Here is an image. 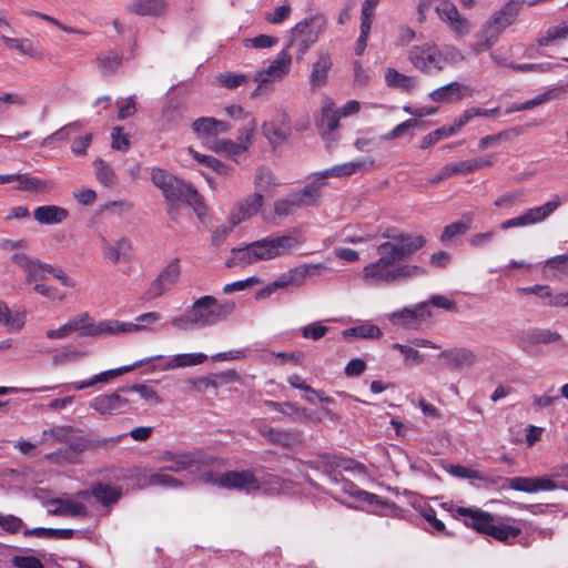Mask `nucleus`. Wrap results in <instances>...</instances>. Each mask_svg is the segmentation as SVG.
Returning <instances> with one entry per match:
<instances>
[{
  "instance_id": "1",
  "label": "nucleus",
  "mask_w": 568,
  "mask_h": 568,
  "mask_svg": "<svg viewBox=\"0 0 568 568\" xmlns=\"http://www.w3.org/2000/svg\"><path fill=\"white\" fill-rule=\"evenodd\" d=\"M302 244L303 241L292 234L268 235L245 246L232 248V256L226 265L232 267L274 260L291 254Z\"/></svg>"
},
{
  "instance_id": "2",
  "label": "nucleus",
  "mask_w": 568,
  "mask_h": 568,
  "mask_svg": "<svg viewBox=\"0 0 568 568\" xmlns=\"http://www.w3.org/2000/svg\"><path fill=\"white\" fill-rule=\"evenodd\" d=\"M235 310V302H219L214 296L204 295L195 300L190 308L171 320L180 331L204 328L225 321Z\"/></svg>"
},
{
  "instance_id": "3",
  "label": "nucleus",
  "mask_w": 568,
  "mask_h": 568,
  "mask_svg": "<svg viewBox=\"0 0 568 568\" xmlns=\"http://www.w3.org/2000/svg\"><path fill=\"white\" fill-rule=\"evenodd\" d=\"M410 63L420 72L429 74L440 72L446 65H457L464 61V54L455 47L439 49L434 43L413 45L408 51Z\"/></svg>"
},
{
  "instance_id": "4",
  "label": "nucleus",
  "mask_w": 568,
  "mask_h": 568,
  "mask_svg": "<svg viewBox=\"0 0 568 568\" xmlns=\"http://www.w3.org/2000/svg\"><path fill=\"white\" fill-rule=\"evenodd\" d=\"M202 480L205 484H211L226 489L244 490L246 493L264 490L265 493L273 494L278 493L282 488V480L277 476L270 477V483H272L274 487L267 488L266 484L268 481H261L251 470L225 471L222 474L206 471L202 475Z\"/></svg>"
},
{
  "instance_id": "5",
  "label": "nucleus",
  "mask_w": 568,
  "mask_h": 568,
  "mask_svg": "<svg viewBox=\"0 0 568 568\" xmlns=\"http://www.w3.org/2000/svg\"><path fill=\"white\" fill-rule=\"evenodd\" d=\"M376 251L379 258L363 268V280L372 285L394 283L395 264L409 257L398 254L399 250L388 245H377Z\"/></svg>"
},
{
  "instance_id": "6",
  "label": "nucleus",
  "mask_w": 568,
  "mask_h": 568,
  "mask_svg": "<svg viewBox=\"0 0 568 568\" xmlns=\"http://www.w3.org/2000/svg\"><path fill=\"white\" fill-rule=\"evenodd\" d=\"M327 20L323 14H314L295 24L291 30L288 47L297 48V59H302L306 51L318 40L325 31Z\"/></svg>"
},
{
  "instance_id": "7",
  "label": "nucleus",
  "mask_w": 568,
  "mask_h": 568,
  "mask_svg": "<svg viewBox=\"0 0 568 568\" xmlns=\"http://www.w3.org/2000/svg\"><path fill=\"white\" fill-rule=\"evenodd\" d=\"M331 481L341 486V490L358 500L366 503L367 510L377 515H388L396 509L393 503L383 500L376 494L366 491L356 486L353 481L337 478L336 475L329 476Z\"/></svg>"
},
{
  "instance_id": "8",
  "label": "nucleus",
  "mask_w": 568,
  "mask_h": 568,
  "mask_svg": "<svg viewBox=\"0 0 568 568\" xmlns=\"http://www.w3.org/2000/svg\"><path fill=\"white\" fill-rule=\"evenodd\" d=\"M162 193L169 203L168 213L172 216L175 214L176 204L180 202L187 203L194 207H200L203 204L199 192L191 184L176 176L172 179Z\"/></svg>"
},
{
  "instance_id": "9",
  "label": "nucleus",
  "mask_w": 568,
  "mask_h": 568,
  "mask_svg": "<svg viewBox=\"0 0 568 568\" xmlns=\"http://www.w3.org/2000/svg\"><path fill=\"white\" fill-rule=\"evenodd\" d=\"M560 204L561 201L559 196L556 195L552 200L540 206L530 207L523 214L501 222L500 227L503 230H507L540 223L548 219L560 206Z\"/></svg>"
},
{
  "instance_id": "10",
  "label": "nucleus",
  "mask_w": 568,
  "mask_h": 568,
  "mask_svg": "<svg viewBox=\"0 0 568 568\" xmlns=\"http://www.w3.org/2000/svg\"><path fill=\"white\" fill-rule=\"evenodd\" d=\"M181 271L180 258H173L150 283L144 292V297L146 300H154L169 292L179 282Z\"/></svg>"
},
{
  "instance_id": "11",
  "label": "nucleus",
  "mask_w": 568,
  "mask_h": 568,
  "mask_svg": "<svg viewBox=\"0 0 568 568\" xmlns=\"http://www.w3.org/2000/svg\"><path fill=\"white\" fill-rule=\"evenodd\" d=\"M432 316L427 302H420L413 306L392 312L388 320L393 325L405 329H417L426 320Z\"/></svg>"
},
{
  "instance_id": "12",
  "label": "nucleus",
  "mask_w": 568,
  "mask_h": 568,
  "mask_svg": "<svg viewBox=\"0 0 568 568\" xmlns=\"http://www.w3.org/2000/svg\"><path fill=\"white\" fill-rule=\"evenodd\" d=\"M159 460L170 463L164 469L173 473L200 471L203 465H207L205 457L196 452L174 453L165 450L159 456Z\"/></svg>"
},
{
  "instance_id": "13",
  "label": "nucleus",
  "mask_w": 568,
  "mask_h": 568,
  "mask_svg": "<svg viewBox=\"0 0 568 568\" xmlns=\"http://www.w3.org/2000/svg\"><path fill=\"white\" fill-rule=\"evenodd\" d=\"M382 237L388 241L381 243L379 245H388L399 250L400 255L413 256L419 248L426 244V240L423 235L413 236L408 233L399 232L396 229H387L382 233Z\"/></svg>"
},
{
  "instance_id": "14",
  "label": "nucleus",
  "mask_w": 568,
  "mask_h": 568,
  "mask_svg": "<svg viewBox=\"0 0 568 568\" xmlns=\"http://www.w3.org/2000/svg\"><path fill=\"white\" fill-rule=\"evenodd\" d=\"M121 388L115 392L101 394L92 398L90 407L102 416L120 415L128 412L130 402L121 396Z\"/></svg>"
},
{
  "instance_id": "15",
  "label": "nucleus",
  "mask_w": 568,
  "mask_h": 568,
  "mask_svg": "<svg viewBox=\"0 0 568 568\" xmlns=\"http://www.w3.org/2000/svg\"><path fill=\"white\" fill-rule=\"evenodd\" d=\"M561 341V335L549 328H528L523 329L516 337L517 346L524 352H530V349L537 345H550Z\"/></svg>"
},
{
  "instance_id": "16",
  "label": "nucleus",
  "mask_w": 568,
  "mask_h": 568,
  "mask_svg": "<svg viewBox=\"0 0 568 568\" xmlns=\"http://www.w3.org/2000/svg\"><path fill=\"white\" fill-rule=\"evenodd\" d=\"M292 65V55L286 48L283 49L276 58L265 69L256 71L253 81L261 83H273L281 81L288 74Z\"/></svg>"
},
{
  "instance_id": "17",
  "label": "nucleus",
  "mask_w": 568,
  "mask_h": 568,
  "mask_svg": "<svg viewBox=\"0 0 568 568\" xmlns=\"http://www.w3.org/2000/svg\"><path fill=\"white\" fill-rule=\"evenodd\" d=\"M323 268L325 267L322 264H303L296 266L285 273H282L274 281V286H277V288H285L288 286L300 287L305 283L307 277L320 275Z\"/></svg>"
},
{
  "instance_id": "18",
  "label": "nucleus",
  "mask_w": 568,
  "mask_h": 568,
  "mask_svg": "<svg viewBox=\"0 0 568 568\" xmlns=\"http://www.w3.org/2000/svg\"><path fill=\"white\" fill-rule=\"evenodd\" d=\"M192 129L196 136L203 141V144L209 148L210 144L216 141L214 138L229 132L231 125L225 121L203 116L192 123Z\"/></svg>"
},
{
  "instance_id": "19",
  "label": "nucleus",
  "mask_w": 568,
  "mask_h": 568,
  "mask_svg": "<svg viewBox=\"0 0 568 568\" xmlns=\"http://www.w3.org/2000/svg\"><path fill=\"white\" fill-rule=\"evenodd\" d=\"M68 447L64 449H59L57 452L47 454L44 458L50 463L61 464L69 463L75 464L78 463L79 454L88 450V439L87 434H81L74 437H69L65 442Z\"/></svg>"
},
{
  "instance_id": "20",
  "label": "nucleus",
  "mask_w": 568,
  "mask_h": 568,
  "mask_svg": "<svg viewBox=\"0 0 568 568\" xmlns=\"http://www.w3.org/2000/svg\"><path fill=\"white\" fill-rule=\"evenodd\" d=\"M160 358H162V356L158 355V356H154L151 358H145V359L139 361V362L134 363L132 366H123V367H119V368H114V369L104 371V372L93 375L92 377H90L87 381L71 383V384H69L68 388L73 389V390H82V389L92 387L99 383L104 384V383L110 382L113 378L121 376L122 374H124L135 367H140L143 364L149 363L152 359H160Z\"/></svg>"
},
{
  "instance_id": "21",
  "label": "nucleus",
  "mask_w": 568,
  "mask_h": 568,
  "mask_svg": "<svg viewBox=\"0 0 568 568\" xmlns=\"http://www.w3.org/2000/svg\"><path fill=\"white\" fill-rule=\"evenodd\" d=\"M456 515L463 518L467 527L474 528L476 531L489 536L495 518L490 513L479 508L458 507Z\"/></svg>"
},
{
  "instance_id": "22",
  "label": "nucleus",
  "mask_w": 568,
  "mask_h": 568,
  "mask_svg": "<svg viewBox=\"0 0 568 568\" xmlns=\"http://www.w3.org/2000/svg\"><path fill=\"white\" fill-rule=\"evenodd\" d=\"M12 261L26 272L28 283L45 280L53 273L52 265L33 260L23 253H14Z\"/></svg>"
},
{
  "instance_id": "23",
  "label": "nucleus",
  "mask_w": 568,
  "mask_h": 568,
  "mask_svg": "<svg viewBox=\"0 0 568 568\" xmlns=\"http://www.w3.org/2000/svg\"><path fill=\"white\" fill-rule=\"evenodd\" d=\"M525 0H509L508 3L501 7L499 11H497L487 22L491 29L500 33L509 26H511L520 10L523 9Z\"/></svg>"
},
{
  "instance_id": "24",
  "label": "nucleus",
  "mask_w": 568,
  "mask_h": 568,
  "mask_svg": "<svg viewBox=\"0 0 568 568\" xmlns=\"http://www.w3.org/2000/svg\"><path fill=\"white\" fill-rule=\"evenodd\" d=\"M101 250L103 256L113 265H116L120 262H129L131 260L132 243L125 236L118 239L114 243H111L104 236H101Z\"/></svg>"
},
{
  "instance_id": "25",
  "label": "nucleus",
  "mask_w": 568,
  "mask_h": 568,
  "mask_svg": "<svg viewBox=\"0 0 568 568\" xmlns=\"http://www.w3.org/2000/svg\"><path fill=\"white\" fill-rule=\"evenodd\" d=\"M438 357L444 359L447 366L453 369L470 367L477 362V354L468 347L447 348L442 351Z\"/></svg>"
},
{
  "instance_id": "26",
  "label": "nucleus",
  "mask_w": 568,
  "mask_h": 568,
  "mask_svg": "<svg viewBox=\"0 0 568 568\" xmlns=\"http://www.w3.org/2000/svg\"><path fill=\"white\" fill-rule=\"evenodd\" d=\"M473 90L470 87L453 81L446 85L437 88L429 93V99L434 102L450 103L459 101L465 97H471Z\"/></svg>"
},
{
  "instance_id": "27",
  "label": "nucleus",
  "mask_w": 568,
  "mask_h": 568,
  "mask_svg": "<svg viewBox=\"0 0 568 568\" xmlns=\"http://www.w3.org/2000/svg\"><path fill=\"white\" fill-rule=\"evenodd\" d=\"M48 513L53 516L85 517L87 506L71 498H52L48 501Z\"/></svg>"
},
{
  "instance_id": "28",
  "label": "nucleus",
  "mask_w": 568,
  "mask_h": 568,
  "mask_svg": "<svg viewBox=\"0 0 568 568\" xmlns=\"http://www.w3.org/2000/svg\"><path fill=\"white\" fill-rule=\"evenodd\" d=\"M332 65L333 61L329 52L318 50L310 74V84L313 89L321 88L326 84Z\"/></svg>"
},
{
  "instance_id": "29",
  "label": "nucleus",
  "mask_w": 568,
  "mask_h": 568,
  "mask_svg": "<svg viewBox=\"0 0 568 568\" xmlns=\"http://www.w3.org/2000/svg\"><path fill=\"white\" fill-rule=\"evenodd\" d=\"M169 3L166 0H132L126 10L141 17H163L166 14Z\"/></svg>"
},
{
  "instance_id": "30",
  "label": "nucleus",
  "mask_w": 568,
  "mask_h": 568,
  "mask_svg": "<svg viewBox=\"0 0 568 568\" xmlns=\"http://www.w3.org/2000/svg\"><path fill=\"white\" fill-rule=\"evenodd\" d=\"M257 432L266 438L270 443L280 445L282 447H291L300 442L301 434L297 430H283L266 426L260 423Z\"/></svg>"
},
{
  "instance_id": "31",
  "label": "nucleus",
  "mask_w": 568,
  "mask_h": 568,
  "mask_svg": "<svg viewBox=\"0 0 568 568\" xmlns=\"http://www.w3.org/2000/svg\"><path fill=\"white\" fill-rule=\"evenodd\" d=\"M143 324H133L128 322H120L114 320L101 321L94 323L93 331L88 332L91 336H109L119 333H131L142 331Z\"/></svg>"
},
{
  "instance_id": "32",
  "label": "nucleus",
  "mask_w": 568,
  "mask_h": 568,
  "mask_svg": "<svg viewBox=\"0 0 568 568\" xmlns=\"http://www.w3.org/2000/svg\"><path fill=\"white\" fill-rule=\"evenodd\" d=\"M313 180L307 183L302 190L295 191L300 199V203L304 206H313L317 204L322 196V189L326 185L325 178H322L320 172L312 174Z\"/></svg>"
},
{
  "instance_id": "33",
  "label": "nucleus",
  "mask_w": 568,
  "mask_h": 568,
  "mask_svg": "<svg viewBox=\"0 0 568 568\" xmlns=\"http://www.w3.org/2000/svg\"><path fill=\"white\" fill-rule=\"evenodd\" d=\"M33 216L40 224H59L69 216L67 209L57 205H42L34 210Z\"/></svg>"
},
{
  "instance_id": "34",
  "label": "nucleus",
  "mask_w": 568,
  "mask_h": 568,
  "mask_svg": "<svg viewBox=\"0 0 568 568\" xmlns=\"http://www.w3.org/2000/svg\"><path fill=\"white\" fill-rule=\"evenodd\" d=\"M473 221V213H464L459 221L448 224L444 227L439 237L440 242L447 244L452 242L455 237L466 234L470 230Z\"/></svg>"
},
{
  "instance_id": "35",
  "label": "nucleus",
  "mask_w": 568,
  "mask_h": 568,
  "mask_svg": "<svg viewBox=\"0 0 568 568\" xmlns=\"http://www.w3.org/2000/svg\"><path fill=\"white\" fill-rule=\"evenodd\" d=\"M385 83L389 88L400 89L404 92H413L418 81L415 77L403 74L393 68H387L385 71Z\"/></svg>"
},
{
  "instance_id": "36",
  "label": "nucleus",
  "mask_w": 568,
  "mask_h": 568,
  "mask_svg": "<svg viewBox=\"0 0 568 568\" xmlns=\"http://www.w3.org/2000/svg\"><path fill=\"white\" fill-rule=\"evenodd\" d=\"M437 12L440 18L447 22H449L450 27L457 32H466L468 29V23L465 18H463L457 8L452 3H443L437 8Z\"/></svg>"
},
{
  "instance_id": "37",
  "label": "nucleus",
  "mask_w": 568,
  "mask_h": 568,
  "mask_svg": "<svg viewBox=\"0 0 568 568\" xmlns=\"http://www.w3.org/2000/svg\"><path fill=\"white\" fill-rule=\"evenodd\" d=\"M280 185L277 178L267 166H258L255 171L254 186L255 192L268 193Z\"/></svg>"
},
{
  "instance_id": "38",
  "label": "nucleus",
  "mask_w": 568,
  "mask_h": 568,
  "mask_svg": "<svg viewBox=\"0 0 568 568\" xmlns=\"http://www.w3.org/2000/svg\"><path fill=\"white\" fill-rule=\"evenodd\" d=\"M91 494L103 506H110L120 499L121 489L111 485L97 483L92 485Z\"/></svg>"
},
{
  "instance_id": "39",
  "label": "nucleus",
  "mask_w": 568,
  "mask_h": 568,
  "mask_svg": "<svg viewBox=\"0 0 568 568\" xmlns=\"http://www.w3.org/2000/svg\"><path fill=\"white\" fill-rule=\"evenodd\" d=\"M16 190L29 192H48L53 189V183L30 176L28 174L18 173Z\"/></svg>"
},
{
  "instance_id": "40",
  "label": "nucleus",
  "mask_w": 568,
  "mask_h": 568,
  "mask_svg": "<svg viewBox=\"0 0 568 568\" xmlns=\"http://www.w3.org/2000/svg\"><path fill=\"white\" fill-rule=\"evenodd\" d=\"M263 204V194L260 192H254L252 195L240 202L239 204V217L237 221H234L233 224L250 219L255 215Z\"/></svg>"
},
{
  "instance_id": "41",
  "label": "nucleus",
  "mask_w": 568,
  "mask_h": 568,
  "mask_svg": "<svg viewBox=\"0 0 568 568\" xmlns=\"http://www.w3.org/2000/svg\"><path fill=\"white\" fill-rule=\"evenodd\" d=\"M334 102L331 99H326L322 106V114L320 119V128L326 129L328 132H333L338 128L341 114L339 110H336Z\"/></svg>"
},
{
  "instance_id": "42",
  "label": "nucleus",
  "mask_w": 568,
  "mask_h": 568,
  "mask_svg": "<svg viewBox=\"0 0 568 568\" xmlns=\"http://www.w3.org/2000/svg\"><path fill=\"white\" fill-rule=\"evenodd\" d=\"M24 323V311H17L12 314L7 304L0 301V324L4 325L9 331H19Z\"/></svg>"
},
{
  "instance_id": "43",
  "label": "nucleus",
  "mask_w": 568,
  "mask_h": 568,
  "mask_svg": "<svg viewBox=\"0 0 568 568\" xmlns=\"http://www.w3.org/2000/svg\"><path fill=\"white\" fill-rule=\"evenodd\" d=\"M499 34L497 31L491 29L485 23L481 31L476 34V42L471 45V50L475 54H479L490 49L498 40Z\"/></svg>"
},
{
  "instance_id": "44",
  "label": "nucleus",
  "mask_w": 568,
  "mask_h": 568,
  "mask_svg": "<svg viewBox=\"0 0 568 568\" xmlns=\"http://www.w3.org/2000/svg\"><path fill=\"white\" fill-rule=\"evenodd\" d=\"M262 132L271 144H280L288 138L291 129L288 125L277 124L271 121L262 125Z\"/></svg>"
},
{
  "instance_id": "45",
  "label": "nucleus",
  "mask_w": 568,
  "mask_h": 568,
  "mask_svg": "<svg viewBox=\"0 0 568 568\" xmlns=\"http://www.w3.org/2000/svg\"><path fill=\"white\" fill-rule=\"evenodd\" d=\"M125 436L126 434H120L112 437H102L94 434H87L88 450H110L114 448Z\"/></svg>"
},
{
  "instance_id": "46",
  "label": "nucleus",
  "mask_w": 568,
  "mask_h": 568,
  "mask_svg": "<svg viewBox=\"0 0 568 568\" xmlns=\"http://www.w3.org/2000/svg\"><path fill=\"white\" fill-rule=\"evenodd\" d=\"M209 149L217 154H224L232 159H236L246 151V146L244 144L236 143L231 140H217L210 144Z\"/></svg>"
},
{
  "instance_id": "47",
  "label": "nucleus",
  "mask_w": 568,
  "mask_h": 568,
  "mask_svg": "<svg viewBox=\"0 0 568 568\" xmlns=\"http://www.w3.org/2000/svg\"><path fill=\"white\" fill-rule=\"evenodd\" d=\"M282 415L293 423L320 422L313 418L307 408L291 402H284Z\"/></svg>"
},
{
  "instance_id": "48",
  "label": "nucleus",
  "mask_w": 568,
  "mask_h": 568,
  "mask_svg": "<svg viewBox=\"0 0 568 568\" xmlns=\"http://www.w3.org/2000/svg\"><path fill=\"white\" fill-rule=\"evenodd\" d=\"M448 471L459 478L478 479L489 484H497L500 477H490L481 474L479 470L462 465H450Z\"/></svg>"
},
{
  "instance_id": "49",
  "label": "nucleus",
  "mask_w": 568,
  "mask_h": 568,
  "mask_svg": "<svg viewBox=\"0 0 568 568\" xmlns=\"http://www.w3.org/2000/svg\"><path fill=\"white\" fill-rule=\"evenodd\" d=\"M302 207L303 205L300 203V199L295 192L290 193L285 197H282L274 203V212L278 216L293 215L297 210Z\"/></svg>"
},
{
  "instance_id": "50",
  "label": "nucleus",
  "mask_w": 568,
  "mask_h": 568,
  "mask_svg": "<svg viewBox=\"0 0 568 568\" xmlns=\"http://www.w3.org/2000/svg\"><path fill=\"white\" fill-rule=\"evenodd\" d=\"M383 335L381 328L374 324L365 323L343 331V336L376 339Z\"/></svg>"
},
{
  "instance_id": "51",
  "label": "nucleus",
  "mask_w": 568,
  "mask_h": 568,
  "mask_svg": "<svg viewBox=\"0 0 568 568\" xmlns=\"http://www.w3.org/2000/svg\"><path fill=\"white\" fill-rule=\"evenodd\" d=\"M206 359L207 355L203 353L178 354L165 365V369L195 366L204 363Z\"/></svg>"
},
{
  "instance_id": "52",
  "label": "nucleus",
  "mask_w": 568,
  "mask_h": 568,
  "mask_svg": "<svg viewBox=\"0 0 568 568\" xmlns=\"http://www.w3.org/2000/svg\"><path fill=\"white\" fill-rule=\"evenodd\" d=\"M26 536H37L41 538L49 539H70L74 536L73 529H61V528H44L37 527L32 529H27L24 531Z\"/></svg>"
},
{
  "instance_id": "53",
  "label": "nucleus",
  "mask_w": 568,
  "mask_h": 568,
  "mask_svg": "<svg viewBox=\"0 0 568 568\" xmlns=\"http://www.w3.org/2000/svg\"><path fill=\"white\" fill-rule=\"evenodd\" d=\"M71 432H73L72 426H57L44 429L41 433V440L49 446H53L57 443H65Z\"/></svg>"
},
{
  "instance_id": "54",
  "label": "nucleus",
  "mask_w": 568,
  "mask_h": 568,
  "mask_svg": "<svg viewBox=\"0 0 568 568\" xmlns=\"http://www.w3.org/2000/svg\"><path fill=\"white\" fill-rule=\"evenodd\" d=\"M166 470L161 468L159 471L152 473L146 477V484L149 486H160L166 488H181L183 483L178 478L165 473Z\"/></svg>"
},
{
  "instance_id": "55",
  "label": "nucleus",
  "mask_w": 568,
  "mask_h": 568,
  "mask_svg": "<svg viewBox=\"0 0 568 568\" xmlns=\"http://www.w3.org/2000/svg\"><path fill=\"white\" fill-rule=\"evenodd\" d=\"M520 534L521 529L518 527L495 523L493 525L491 530L489 531L490 537L505 544H510L511 540L517 538Z\"/></svg>"
},
{
  "instance_id": "56",
  "label": "nucleus",
  "mask_w": 568,
  "mask_h": 568,
  "mask_svg": "<svg viewBox=\"0 0 568 568\" xmlns=\"http://www.w3.org/2000/svg\"><path fill=\"white\" fill-rule=\"evenodd\" d=\"M469 166H466L465 161H459L456 163H448L444 165L439 172L433 175L429 179L432 184L439 183L443 180H446L455 174H467Z\"/></svg>"
},
{
  "instance_id": "57",
  "label": "nucleus",
  "mask_w": 568,
  "mask_h": 568,
  "mask_svg": "<svg viewBox=\"0 0 568 568\" xmlns=\"http://www.w3.org/2000/svg\"><path fill=\"white\" fill-rule=\"evenodd\" d=\"M521 128H513L509 130L501 131L497 134L486 135L479 140L478 146L479 149L485 150L490 146L499 144L501 141L509 140L513 136H518L519 134H521Z\"/></svg>"
},
{
  "instance_id": "58",
  "label": "nucleus",
  "mask_w": 568,
  "mask_h": 568,
  "mask_svg": "<svg viewBox=\"0 0 568 568\" xmlns=\"http://www.w3.org/2000/svg\"><path fill=\"white\" fill-rule=\"evenodd\" d=\"M562 476V471H554L548 477H534L535 493L550 491L558 488H565V484L558 479Z\"/></svg>"
},
{
  "instance_id": "59",
  "label": "nucleus",
  "mask_w": 568,
  "mask_h": 568,
  "mask_svg": "<svg viewBox=\"0 0 568 568\" xmlns=\"http://www.w3.org/2000/svg\"><path fill=\"white\" fill-rule=\"evenodd\" d=\"M95 176L104 186H113L116 182V174L113 169L102 159L94 161Z\"/></svg>"
},
{
  "instance_id": "60",
  "label": "nucleus",
  "mask_w": 568,
  "mask_h": 568,
  "mask_svg": "<svg viewBox=\"0 0 568 568\" xmlns=\"http://www.w3.org/2000/svg\"><path fill=\"white\" fill-rule=\"evenodd\" d=\"M0 40L9 48L18 50L20 53L29 57H36L38 54L37 49L29 39H17L1 36Z\"/></svg>"
},
{
  "instance_id": "61",
  "label": "nucleus",
  "mask_w": 568,
  "mask_h": 568,
  "mask_svg": "<svg viewBox=\"0 0 568 568\" xmlns=\"http://www.w3.org/2000/svg\"><path fill=\"white\" fill-rule=\"evenodd\" d=\"M183 106L178 100H170L162 110V119L170 124L176 125L182 121Z\"/></svg>"
},
{
  "instance_id": "62",
  "label": "nucleus",
  "mask_w": 568,
  "mask_h": 568,
  "mask_svg": "<svg viewBox=\"0 0 568 568\" xmlns=\"http://www.w3.org/2000/svg\"><path fill=\"white\" fill-rule=\"evenodd\" d=\"M97 61L100 71L105 75H110L121 65L122 55L116 51H111L106 55L98 57Z\"/></svg>"
},
{
  "instance_id": "63",
  "label": "nucleus",
  "mask_w": 568,
  "mask_h": 568,
  "mask_svg": "<svg viewBox=\"0 0 568 568\" xmlns=\"http://www.w3.org/2000/svg\"><path fill=\"white\" fill-rule=\"evenodd\" d=\"M415 508L419 511L423 518L428 523L430 528L436 532H443L445 530L444 523L437 518L436 511L426 503H419L418 505H414Z\"/></svg>"
},
{
  "instance_id": "64",
  "label": "nucleus",
  "mask_w": 568,
  "mask_h": 568,
  "mask_svg": "<svg viewBox=\"0 0 568 568\" xmlns=\"http://www.w3.org/2000/svg\"><path fill=\"white\" fill-rule=\"evenodd\" d=\"M68 322L72 331L79 333L81 336H91V334L87 332L93 331L94 328V321L88 313L74 316Z\"/></svg>"
}]
</instances>
